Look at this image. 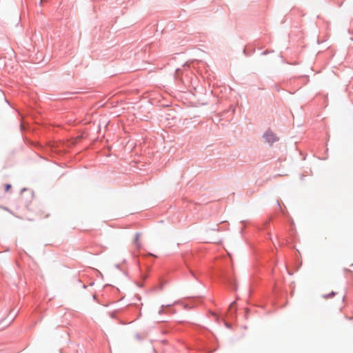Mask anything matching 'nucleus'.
<instances>
[{
	"label": "nucleus",
	"mask_w": 353,
	"mask_h": 353,
	"mask_svg": "<svg viewBox=\"0 0 353 353\" xmlns=\"http://www.w3.org/2000/svg\"><path fill=\"white\" fill-rule=\"evenodd\" d=\"M139 237H140V234L139 233H137L135 236H134V243H135V244H136L137 248H139L140 246V243L139 242Z\"/></svg>",
	"instance_id": "obj_2"
},
{
	"label": "nucleus",
	"mask_w": 353,
	"mask_h": 353,
	"mask_svg": "<svg viewBox=\"0 0 353 353\" xmlns=\"http://www.w3.org/2000/svg\"><path fill=\"white\" fill-rule=\"evenodd\" d=\"M264 137H265L266 141L270 143H274V141H276L277 140L276 137L272 132H267L264 134Z\"/></svg>",
	"instance_id": "obj_1"
},
{
	"label": "nucleus",
	"mask_w": 353,
	"mask_h": 353,
	"mask_svg": "<svg viewBox=\"0 0 353 353\" xmlns=\"http://www.w3.org/2000/svg\"><path fill=\"white\" fill-rule=\"evenodd\" d=\"M198 305H196L195 307H197ZM194 306H190V308L194 307Z\"/></svg>",
	"instance_id": "obj_6"
},
{
	"label": "nucleus",
	"mask_w": 353,
	"mask_h": 353,
	"mask_svg": "<svg viewBox=\"0 0 353 353\" xmlns=\"http://www.w3.org/2000/svg\"><path fill=\"white\" fill-rule=\"evenodd\" d=\"M239 305H238L237 303V301H234L233 302H232L229 306V308L228 309H232V307H239Z\"/></svg>",
	"instance_id": "obj_3"
},
{
	"label": "nucleus",
	"mask_w": 353,
	"mask_h": 353,
	"mask_svg": "<svg viewBox=\"0 0 353 353\" xmlns=\"http://www.w3.org/2000/svg\"><path fill=\"white\" fill-rule=\"evenodd\" d=\"M334 295V292H332L330 294H327V295H325L324 297L325 298H328V297H330L331 296H333Z\"/></svg>",
	"instance_id": "obj_4"
},
{
	"label": "nucleus",
	"mask_w": 353,
	"mask_h": 353,
	"mask_svg": "<svg viewBox=\"0 0 353 353\" xmlns=\"http://www.w3.org/2000/svg\"><path fill=\"white\" fill-rule=\"evenodd\" d=\"M11 188V185H9V184H7L6 185V191H8L10 190V188Z\"/></svg>",
	"instance_id": "obj_5"
}]
</instances>
